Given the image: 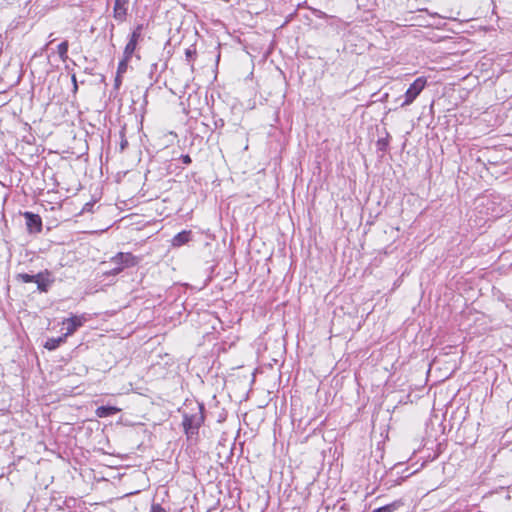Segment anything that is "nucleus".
<instances>
[{"instance_id":"nucleus-23","label":"nucleus","mask_w":512,"mask_h":512,"mask_svg":"<svg viewBox=\"0 0 512 512\" xmlns=\"http://www.w3.org/2000/svg\"><path fill=\"white\" fill-rule=\"evenodd\" d=\"M127 144H128V142L126 139H123L121 141V144H120L121 151H123L126 148Z\"/></svg>"},{"instance_id":"nucleus-12","label":"nucleus","mask_w":512,"mask_h":512,"mask_svg":"<svg viewBox=\"0 0 512 512\" xmlns=\"http://www.w3.org/2000/svg\"><path fill=\"white\" fill-rule=\"evenodd\" d=\"M136 47H137V43L128 41V43L126 44V46L124 48L123 56L126 59H131V57L133 56V54L136 50Z\"/></svg>"},{"instance_id":"nucleus-14","label":"nucleus","mask_w":512,"mask_h":512,"mask_svg":"<svg viewBox=\"0 0 512 512\" xmlns=\"http://www.w3.org/2000/svg\"><path fill=\"white\" fill-rule=\"evenodd\" d=\"M398 508L396 502L374 509L372 512H395Z\"/></svg>"},{"instance_id":"nucleus-5","label":"nucleus","mask_w":512,"mask_h":512,"mask_svg":"<svg viewBox=\"0 0 512 512\" xmlns=\"http://www.w3.org/2000/svg\"><path fill=\"white\" fill-rule=\"evenodd\" d=\"M86 317L84 315L80 316H72L70 318L64 319L63 325L66 326V332L63 334L66 338L71 336L78 328L82 327L86 322Z\"/></svg>"},{"instance_id":"nucleus-19","label":"nucleus","mask_w":512,"mask_h":512,"mask_svg":"<svg viewBox=\"0 0 512 512\" xmlns=\"http://www.w3.org/2000/svg\"><path fill=\"white\" fill-rule=\"evenodd\" d=\"M71 80H72V83H73V93L76 94L77 91H78V83H77V79H76V75L73 74L72 77H71Z\"/></svg>"},{"instance_id":"nucleus-7","label":"nucleus","mask_w":512,"mask_h":512,"mask_svg":"<svg viewBox=\"0 0 512 512\" xmlns=\"http://www.w3.org/2000/svg\"><path fill=\"white\" fill-rule=\"evenodd\" d=\"M128 11V3L121 2L120 0H115L114 8H113V17L118 22H123L126 19Z\"/></svg>"},{"instance_id":"nucleus-15","label":"nucleus","mask_w":512,"mask_h":512,"mask_svg":"<svg viewBox=\"0 0 512 512\" xmlns=\"http://www.w3.org/2000/svg\"><path fill=\"white\" fill-rule=\"evenodd\" d=\"M129 61H130V59H126L123 56L122 60L118 64L117 74L122 75V74H124L127 71V67H128V62Z\"/></svg>"},{"instance_id":"nucleus-22","label":"nucleus","mask_w":512,"mask_h":512,"mask_svg":"<svg viewBox=\"0 0 512 512\" xmlns=\"http://www.w3.org/2000/svg\"><path fill=\"white\" fill-rule=\"evenodd\" d=\"M52 36H53V34H50V35H49L50 40H49V42H48V43H47V44L42 48V51L46 50V49H47V47H48L50 44H52V43L54 42V39H52Z\"/></svg>"},{"instance_id":"nucleus-2","label":"nucleus","mask_w":512,"mask_h":512,"mask_svg":"<svg viewBox=\"0 0 512 512\" xmlns=\"http://www.w3.org/2000/svg\"><path fill=\"white\" fill-rule=\"evenodd\" d=\"M137 258L131 253L120 252L110 259V261H104L101 263L102 266H112L106 268L103 274L106 276L117 275L122 272L125 268L132 267L137 264Z\"/></svg>"},{"instance_id":"nucleus-6","label":"nucleus","mask_w":512,"mask_h":512,"mask_svg":"<svg viewBox=\"0 0 512 512\" xmlns=\"http://www.w3.org/2000/svg\"><path fill=\"white\" fill-rule=\"evenodd\" d=\"M26 220L27 230L30 233H39L42 230V219L38 214L26 211L23 213Z\"/></svg>"},{"instance_id":"nucleus-1","label":"nucleus","mask_w":512,"mask_h":512,"mask_svg":"<svg viewBox=\"0 0 512 512\" xmlns=\"http://www.w3.org/2000/svg\"><path fill=\"white\" fill-rule=\"evenodd\" d=\"M203 410V405L199 403L192 407L190 412L184 410L182 426L188 438L198 434L205 419Z\"/></svg>"},{"instance_id":"nucleus-9","label":"nucleus","mask_w":512,"mask_h":512,"mask_svg":"<svg viewBox=\"0 0 512 512\" xmlns=\"http://www.w3.org/2000/svg\"><path fill=\"white\" fill-rule=\"evenodd\" d=\"M120 412V409L115 406H100L96 409L95 414L99 418H106Z\"/></svg>"},{"instance_id":"nucleus-4","label":"nucleus","mask_w":512,"mask_h":512,"mask_svg":"<svg viewBox=\"0 0 512 512\" xmlns=\"http://www.w3.org/2000/svg\"><path fill=\"white\" fill-rule=\"evenodd\" d=\"M54 281L55 279L51 272L45 270L36 274L33 282L37 284V289L40 292H47Z\"/></svg>"},{"instance_id":"nucleus-10","label":"nucleus","mask_w":512,"mask_h":512,"mask_svg":"<svg viewBox=\"0 0 512 512\" xmlns=\"http://www.w3.org/2000/svg\"><path fill=\"white\" fill-rule=\"evenodd\" d=\"M66 340V337L64 335L58 337V338H49L46 342L44 347L48 350H55L57 349L62 343H64Z\"/></svg>"},{"instance_id":"nucleus-20","label":"nucleus","mask_w":512,"mask_h":512,"mask_svg":"<svg viewBox=\"0 0 512 512\" xmlns=\"http://www.w3.org/2000/svg\"><path fill=\"white\" fill-rule=\"evenodd\" d=\"M180 160L182 161V163H184L186 165H188L192 162L191 157L188 154L181 155Z\"/></svg>"},{"instance_id":"nucleus-3","label":"nucleus","mask_w":512,"mask_h":512,"mask_svg":"<svg viewBox=\"0 0 512 512\" xmlns=\"http://www.w3.org/2000/svg\"><path fill=\"white\" fill-rule=\"evenodd\" d=\"M427 85V80L425 77H418L414 80V82L409 86L404 94V101L401 104V107L408 106L414 102V100L419 96V94L424 90Z\"/></svg>"},{"instance_id":"nucleus-8","label":"nucleus","mask_w":512,"mask_h":512,"mask_svg":"<svg viewBox=\"0 0 512 512\" xmlns=\"http://www.w3.org/2000/svg\"><path fill=\"white\" fill-rule=\"evenodd\" d=\"M191 239V231H182L176 234L172 239V245L174 247H180L186 243H188Z\"/></svg>"},{"instance_id":"nucleus-13","label":"nucleus","mask_w":512,"mask_h":512,"mask_svg":"<svg viewBox=\"0 0 512 512\" xmlns=\"http://www.w3.org/2000/svg\"><path fill=\"white\" fill-rule=\"evenodd\" d=\"M142 30H143V26L138 25L131 33L129 41L138 44L139 40L142 38Z\"/></svg>"},{"instance_id":"nucleus-16","label":"nucleus","mask_w":512,"mask_h":512,"mask_svg":"<svg viewBox=\"0 0 512 512\" xmlns=\"http://www.w3.org/2000/svg\"><path fill=\"white\" fill-rule=\"evenodd\" d=\"M17 279L22 281L23 283L33 282L35 279V275H30L27 273H20L17 275Z\"/></svg>"},{"instance_id":"nucleus-24","label":"nucleus","mask_w":512,"mask_h":512,"mask_svg":"<svg viewBox=\"0 0 512 512\" xmlns=\"http://www.w3.org/2000/svg\"><path fill=\"white\" fill-rule=\"evenodd\" d=\"M121 2H125V3H128L129 0H120Z\"/></svg>"},{"instance_id":"nucleus-17","label":"nucleus","mask_w":512,"mask_h":512,"mask_svg":"<svg viewBox=\"0 0 512 512\" xmlns=\"http://www.w3.org/2000/svg\"><path fill=\"white\" fill-rule=\"evenodd\" d=\"M150 512H167L160 504H152Z\"/></svg>"},{"instance_id":"nucleus-21","label":"nucleus","mask_w":512,"mask_h":512,"mask_svg":"<svg viewBox=\"0 0 512 512\" xmlns=\"http://www.w3.org/2000/svg\"><path fill=\"white\" fill-rule=\"evenodd\" d=\"M122 82V75L117 74L115 78V87L119 88Z\"/></svg>"},{"instance_id":"nucleus-18","label":"nucleus","mask_w":512,"mask_h":512,"mask_svg":"<svg viewBox=\"0 0 512 512\" xmlns=\"http://www.w3.org/2000/svg\"><path fill=\"white\" fill-rule=\"evenodd\" d=\"M196 54V51L194 49H186L185 55L188 61L192 59V57Z\"/></svg>"},{"instance_id":"nucleus-11","label":"nucleus","mask_w":512,"mask_h":512,"mask_svg":"<svg viewBox=\"0 0 512 512\" xmlns=\"http://www.w3.org/2000/svg\"><path fill=\"white\" fill-rule=\"evenodd\" d=\"M68 49H69V43L67 40L61 42L58 46H57V53H58V56L59 58L63 61V62H66L68 60Z\"/></svg>"}]
</instances>
